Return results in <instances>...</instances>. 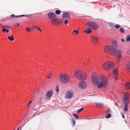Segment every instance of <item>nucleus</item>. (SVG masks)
<instances>
[{
  "instance_id": "obj_1",
  "label": "nucleus",
  "mask_w": 130,
  "mask_h": 130,
  "mask_svg": "<svg viewBox=\"0 0 130 130\" xmlns=\"http://www.w3.org/2000/svg\"><path fill=\"white\" fill-rule=\"evenodd\" d=\"M47 16L52 24L56 25L60 23V21L56 18V15L54 13L52 12H49L48 13Z\"/></svg>"
},
{
  "instance_id": "obj_2",
  "label": "nucleus",
  "mask_w": 130,
  "mask_h": 130,
  "mask_svg": "<svg viewBox=\"0 0 130 130\" xmlns=\"http://www.w3.org/2000/svg\"><path fill=\"white\" fill-rule=\"evenodd\" d=\"M100 82L98 85V88L106 87L107 85L108 80L107 77L104 75H101L100 77Z\"/></svg>"
},
{
  "instance_id": "obj_3",
  "label": "nucleus",
  "mask_w": 130,
  "mask_h": 130,
  "mask_svg": "<svg viewBox=\"0 0 130 130\" xmlns=\"http://www.w3.org/2000/svg\"><path fill=\"white\" fill-rule=\"evenodd\" d=\"M74 75L77 78L80 80H85L87 77L86 73L80 70L76 71Z\"/></svg>"
},
{
  "instance_id": "obj_4",
  "label": "nucleus",
  "mask_w": 130,
  "mask_h": 130,
  "mask_svg": "<svg viewBox=\"0 0 130 130\" xmlns=\"http://www.w3.org/2000/svg\"><path fill=\"white\" fill-rule=\"evenodd\" d=\"M91 78L93 85L95 86H97L98 88L100 80L97 74L95 73H92L91 75Z\"/></svg>"
},
{
  "instance_id": "obj_5",
  "label": "nucleus",
  "mask_w": 130,
  "mask_h": 130,
  "mask_svg": "<svg viewBox=\"0 0 130 130\" xmlns=\"http://www.w3.org/2000/svg\"><path fill=\"white\" fill-rule=\"evenodd\" d=\"M105 52L111 55H114L116 53V50L113 46L108 45L106 46L104 48Z\"/></svg>"
},
{
  "instance_id": "obj_6",
  "label": "nucleus",
  "mask_w": 130,
  "mask_h": 130,
  "mask_svg": "<svg viewBox=\"0 0 130 130\" xmlns=\"http://www.w3.org/2000/svg\"><path fill=\"white\" fill-rule=\"evenodd\" d=\"M129 94L127 92H125L123 95L124 102L125 103L124 110L127 112L128 111V105L129 103Z\"/></svg>"
},
{
  "instance_id": "obj_7",
  "label": "nucleus",
  "mask_w": 130,
  "mask_h": 130,
  "mask_svg": "<svg viewBox=\"0 0 130 130\" xmlns=\"http://www.w3.org/2000/svg\"><path fill=\"white\" fill-rule=\"evenodd\" d=\"M59 78L61 82L63 84L67 83L70 80V78L69 76L65 74H60Z\"/></svg>"
},
{
  "instance_id": "obj_8",
  "label": "nucleus",
  "mask_w": 130,
  "mask_h": 130,
  "mask_svg": "<svg viewBox=\"0 0 130 130\" xmlns=\"http://www.w3.org/2000/svg\"><path fill=\"white\" fill-rule=\"evenodd\" d=\"M114 63L112 62L108 61L104 63L103 67V69L106 70H108L113 67Z\"/></svg>"
},
{
  "instance_id": "obj_9",
  "label": "nucleus",
  "mask_w": 130,
  "mask_h": 130,
  "mask_svg": "<svg viewBox=\"0 0 130 130\" xmlns=\"http://www.w3.org/2000/svg\"><path fill=\"white\" fill-rule=\"evenodd\" d=\"M87 24L89 27L93 29H97L99 27V26L98 24L93 22H87Z\"/></svg>"
},
{
  "instance_id": "obj_10",
  "label": "nucleus",
  "mask_w": 130,
  "mask_h": 130,
  "mask_svg": "<svg viewBox=\"0 0 130 130\" xmlns=\"http://www.w3.org/2000/svg\"><path fill=\"white\" fill-rule=\"evenodd\" d=\"M113 73L114 77L115 80L116 82L118 79V68H116L114 69Z\"/></svg>"
},
{
  "instance_id": "obj_11",
  "label": "nucleus",
  "mask_w": 130,
  "mask_h": 130,
  "mask_svg": "<svg viewBox=\"0 0 130 130\" xmlns=\"http://www.w3.org/2000/svg\"><path fill=\"white\" fill-rule=\"evenodd\" d=\"M73 92L72 90H69L67 92L65 96L67 99H69L72 98L73 96Z\"/></svg>"
},
{
  "instance_id": "obj_12",
  "label": "nucleus",
  "mask_w": 130,
  "mask_h": 130,
  "mask_svg": "<svg viewBox=\"0 0 130 130\" xmlns=\"http://www.w3.org/2000/svg\"><path fill=\"white\" fill-rule=\"evenodd\" d=\"M87 86L86 82L83 81L81 82L79 84V87L82 89H84Z\"/></svg>"
},
{
  "instance_id": "obj_13",
  "label": "nucleus",
  "mask_w": 130,
  "mask_h": 130,
  "mask_svg": "<svg viewBox=\"0 0 130 130\" xmlns=\"http://www.w3.org/2000/svg\"><path fill=\"white\" fill-rule=\"evenodd\" d=\"M53 94V91L52 90L48 91L46 95V97L47 99H49L50 98Z\"/></svg>"
},
{
  "instance_id": "obj_14",
  "label": "nucleus",
  "mask_w": 130,
  "mask_h": 130,
  "mask_svg": "<svg viewBox=\"0 0 130 130\" xmlns=\"http://www.w3.org/2000/svg\"><path fill=\"white\" fill-rule=\"evenodd\" d=\"M91 40L92 43L95 44L98 42L99 39L96 36H93L91 38Z\"/></svg>"
},
{
  "instance_id": "obj_15",
  "label": "nucleus",
  "mask_w": 130,
  "mask_h": 130,
  "mask_svg": "<svg viewBox=\"0 0 130 130\" xmlns=\"http://www.w3.org/2000/svg\"><path fill=\"white\" fill-rule=\"evenodd\" d=\"M31 15V14H28L27 15H17V16H15V14H12V15H10V17L12 18H18V17H23L24 16H30Z\"/></svg>"
},
{
  "instance_id": "obj_16",
  "label": "nucleus",
  "mask_w": 130,
  "mask_h": 130,
  "mask_svg": "<svg viewBox=\"0 0 130 130\" xmlns=\"http://www.w3.org/2000/svg\"><path fill=\"white\" fill-rule=\"evenodd\" d=\"M70 17V15L69 12H64L63 14L62 18L63 19L66 18H69Z\"/></svg>"
},
{
  "instance_id": "obj_17",
  "label": "nucleus",
  "mask_w": 130,
  "mask_h": 130,
  "mask_svg": "<svg viewBox=\"0 0 130 130\" xmlns=\"http://www.w3.org/2000/svg\"><path fill=\"white\" fill-rule=\"evenodd\" d=\"M117 54V57L120 58L121 57L122 55V53L121 51L120 50H117L116 51V53Z\"/></svg>"
},
{
  "instance_id": "obj_18",
  "label": "nucleus",
  "mask_w": 130,
  "mask_h": 130,
  "mask_svg": "<svg viewBox=\"0 0 130 130\" xmlns=\"http://www.w3.org/2000/svg\"><path fill=\"white\" fill-rule=\"evenodd\" d=\"M125 88L127 90H128L130 89V82H127L125 84Z\"/></svg>"
},
{
  "instance_id": "obj_19",
  "label": "nucleus",
  "mask_w": 130,
  "mask_h": 130,
  "mask_svg": "<svg viewBox=\"0 0 130 130\" xmlns=\"http://www.w3.org/2000/svg\"><path fill=\"white\" fill-rule=\"evenodd\" d=\"M92 30L91 28H88L86 29V30H85L84 32L85 33H86L87 34H88L92 32Z\"/></svg>"
},
{
  "instance_id": "obj_20",
  "label": "nucleus",
  "mask_w": 130,
  "mask_h": 130,
  "mask_svg": "<svg viewBox=\"0 0 130 130\" xmlns=\"http://www.w3.org/2000/svg\"><path fill=\"white\" fill-rule=\"evenodd\" d=\"M95 104L96 106L99 108H102L103 106V104L101 103H96Z\"/></svg>"
},
{
  "instance_id": "obj_21",
  "label": "nucleus",
  "mask_w": 130,
  "mask_h": 130,
  "mask_svg": "<svg viewBox=\"0 0 130 130\" xmlns=\"http://www.w3.org/2000/svg\"><path fill=\"white\" fill-rule=\"evenodd\" d=\"M126 70L128 71H130V61L128 64L126 66Z\"/></svg>"
},
{
  "instance_id": "obj_22",
  "label": "nucleus",
  "mask_w": 130,
  "mask_h": 130,
  "mask_svg": "<svg viewBox=\"0 0 130 130\" xmlns=\"http://www.w3.org/2000/svg\"><path fill=\"white\" fill-rule=\"evenodd\" d=\"M113 45L114 46V47H116L117 46V41L115 40H114L112 42Z\"/></svg>"
},
{
  "instance_id": "obj_23",
  "label": "nucleus",
  "mask_w": 130,
  "mask_h": 130,
  "mask_svg": "<svg viewBox=\"0 0 130 130\" xmlns=\"http://www.w3.org/2000/svg\"><path fill=\"white\" fill-rule=\"evenodd\" d=\"M8 38L11 41H12L14 39L12 35H11L10 36H8Z\"/></svg>"
},
{
  "instance_id": "obj_24",
  "label": "nucleus",
  "mask_w": 130,
  "mask_h": 130,
  "mask_svg": "<svg viewBox=\"0 0 130 130\" xmlns=\"http://www.w3.org/2000/svg\"><path fill=\"white\" fill-rule=\"evenodd\" d=\"M79 32L78 31L76 30H74L73 32H72V34L74 35H76L79 33Z\"/></svg>"
},
{
  "instance_id": "obj_25",
  "label": "nucleus",
  "mask_w": 130,
  "mask_h": 130,
  "mask_svg": "<svg viewBox=\"0 0 130 130\" xmlns=\"http://www.w3.org/2000/svg\"><path fill=\"white\" fill-rule=\"evenodd\" d=\"M2 31L4 32H6L8 33L9 32V30L5 28H3L2 29Z\"/></svg>"
},
{
  "instance_id": "obj_26",
  "label": "nucleus",
  "mask_w": 130,
  "mask_h": 130,
  "mask_svg": "<svg viewBox=\"0 0 130 130\" xmlns=\"http://www.w3.org/2000/svg\"><path fill=\"white\" fill-rule=\"evenodd\" d=\"M126 41V42L130 41V35H128L127 36Z\"/></svg>"
},
{
  "instance_id": "obj_27",
  "label": "nucleus",
  "mask_w": 130,
  "mask_h": 130,
  "mask_svg": "<svg viewBox=\"0 0 130 130\" xmlns=\"http://www.w3.org/2000/svg\"><path fill=\"white\" fill-rule=\"evenodd\" d=\"M71 122L73 123V126H74L75 125V120L73 118L71 119Z\"/></svg>"
},
{
  "instance_id": "obj_28",
  "label": "nucleus",
  "mask_w": 130,
  "mask_h": 130,
  "mask_svg": "<svg viewBox=\"0 0 130 130\" xmlns=\"http://www.w3.org/2000/svg\"><path fill=\"white\" fill-rule=\"evenodd\" d=\"M61 13L60 11L58 10H57L55 11V13L59 15Z\"/></svg>"
},
{
  "instance_id": "obj_29",
  "label": "nucleus",
  "mask_w": 130,
  "mask_h": 130,
  "mask_svg": "<svg viewBox=\"0 0 130 130\" xmlns=\"http://www.w3.org/2000/svg\"><path fill=\"white\" fill-rule=\"evenodd\" d=\"M120 31L122 33H124V28H121L120 29Z\"/></svg>"
},
{
  "instance_id": "obj_30",
  "label": "nucleus",
  "mask_w": 130,
  "mask_h": 130,
  "mask_svg": "<svg viewBox=\"0 0 130 130\" xmlns=\"http://www.w3.org/2000/svg\"><path fill=\"white\" fill-rule=\"evenodd\" d=\"M84 109V108L83 107L82 108H81L78 110L77 112V113H79L81 112Z\"/></svg>"
},
{
  "instance_id": "obj_31",
  "label": "nucleus",
  "mask_w": 130,
  "mask_h": 130,
  "mask_svg": "<svg viewBox=\"0 0 130 130\" xmlns=\"http://www.w3.org/2000/svg\"><path fill=\"white\" fill-rule=\"evenodd\" d=\"M73 115L75 117L76 119H78L79 118V117L75 113H73Z\"/></svg>"
},
{
  "instance_id": "obj_32",
  "label": "nucleus",
  "mask_w": 130,
  "mask_h": 130,
  "mask_svg": "<svg viewBox=\"0 0 130 130\" xmlns=\"http://www.w3.org/2000/svg\"><path fill=\"white\" fill-rule=\"evenodd\" d=\"M109 24L111 27H113L114 26V24L110 22Z\"/></svg>"
},
{
  "instance_id": "obj_33",
  "label": "nucleus",
  "mask_w": 130,
  "mask_h": 130,
  "mask_svg": "<svg viewBox=\"0 0 130 130\" xmlns=\"http://www.w3.org/2000/svg\"><path fill=\"white\" fill-rule=\"evenodd\" d=\"M121 26L119 24H117L115 25V27L117 29L119 28H120Z\"/></svg>"
},
{
  "instance_id": "obj_34",
  "label": "nucleus",
  "mask_w": 130,
  "mask_h": 130,
  "mask_svg": "<svg viewBox=\"0 0 130 130\" xmlns=\"http://www.w3.org/2000/svg\"><path fill=\"white\" fill-rule=\"evenodd\" d=\"M111 116V114L110 113H108V115L106 116V118L107 119H108L110 118Z\"/></svg>"
},
{
  "instance_id": "obj_35",
  "label": "nucleus",
  "mask_w": 130,
  "mask_h": 130,
  "mask_svg": "<svg viewBox=\"0 0 130 130\" xmlns=\"http://www.w3.org/2000/svg\"><path fill=\"white\" fill-rule=\"evenodd\" d=\"M56 90L57 93H58L59 91V88L58 86H56Z\"/></svg>"
},
{
  "instance_id": "obj_36",
  "label": "nucleus",
  "mask_w": 130,
  "mask_h": 130,
  "mask_svg": "<svg viewBox=\"0 0 130 130\" xmlns=\"http://www.w3.org/2000/svg\"><path fill=\"white\" fill-rule=\"evenodd\" d=\"M51 75L52 74L51 73L49 74L47 76V77L48 78H50L51 76Z\"/></svg>"
},
{
  "instance_id": "obj_37",
  "label": "nucleus",
  "mask_w": 130,
  "mask_h": 130,
  "mask_svg": "<svg viewBox=\"0 0 130 130\" xmlns=\"http://www.w3.org/2000/svg\"><path fill=\"white\" fill-rule=\"evenodd\" d=\"M64 22L65 25H67L68 23V20L67 19H66L64 20Z\"/></svg>"
},
{
  "instance_id": "obj_38",
  "label": "nucleus",
  "mask_w": 130,
  "mask_h": 130,
  "mask_svg": "<svg viewBox=\"0 0 130 130\" xmlns=\"http://www.w3.org/2000/svg\"><path fill=\"white\" fill-rule=\"evenodd\" d=\"M34 28H37V29L38 30H40V32H41V29L40 28H38V27L37 26H35L34 27Z\"/></svg>"
},
{
  "instance_id": "obj_39",
  "label": "nucleus",
  "mask_w": 130,
  "mask_h": 130,
  "mask_svg": "<svg viewBox=\"0 0 130 130\" xmlns=\"http://www.w3.org/2000/svg\"><path fill=\"white\" fill-rule=\"evenodd\" d=\"M110 110L109 109H108L106 111V114L109 113L110 112Z\"/></svg>"
},
{
  "instance_id": "obj_40",
  "label": "nucleus",
  "mask_w": 130,
  "mask_h": 130,
  "mask_svg": "<svg viewBox=\"0 0 130 130\" xmlns=\"http://www.w3.org/2000/svg\"><path fill=\"white\" fill-rule=\"evenodd\" d=\"M42 101V98H40V99L38 101V103H41Z\"/></svg>"
},
{
  "instance_id": "obj_41",
  "label": "nucleus",
  "mask_w": 130,
  "mask_h": 130,
  "mask_svg": "<svg viewBox=\"0 0 130 130\" xmlns=\"http://www.w3.org/2000/svg\"><path fill=\"white\" fill-rule=\"evenodd\" d=\"M26 29L27 31H29L30 30V29L29 27L26 28Z\"/></svg>"
},
{
  "instance_id": "obj_42",
  "label": "nucleus",
  "mask_w": 130,
  "mask_h": 130,
  "mask_svg": "<svg viewBox=\"0 0 130 130\" xmlns=\"http://www.w3.org/2000/svg\"><path fill=\"white\" fill-rule=\"evenodd\" d=\"M32 103V101H30L29 102L28 104L27 105V107H28L29 105L31 103Z\"/></svg>"
},
{
  "instance_id": "obj_43",
  "label": "nucleus",
  "mask_w": 130,
  "mask_h": 130,
  "mask_svg": "<svg viewBox=\"0 0 130 130\" xmlns=\"http://www.w3.org/2000/svg\"><path fill=\"white\" fill-rule=\"evenodd\" d=\"M122 117L123 118L125 119V116L124 114H122Z\"/></svg>"
},
{
  "instance_id": "obj_44",
  "label": "nucleus",
  "mask_w": 130,
  "mask_h": 130,
  "mask_svg": "<svg viewBox=\"0 0 130 130\" xmlns=\"http://www.w3.org/2000/svg\"><path fill=\"white\" fill-rule=\"evenodd\" d=\"M121 41L122 42H124V39H121Z\"/></svg>"
},
{
  "instance_id": "obj_45",
  "label": "nucleus",
  "mask_w": 130,
  "mask_h": 130,
  "mask_svg": "<svg viewBox=\"0 0 130 130\" xmlns=\"http://www.w3.org/2000/svg\"><path fill=\"white\" fill-rule=\"evenodd\" d=\"M20 25L19 24V23H17V27H18Z\"/></svg>"
},
{
  "instance_id": "obj_46",
  "label": "nucleus",
  "mask_w": 130,
  "mask_h": 130,
  "mask_svg": "<svg viewBox=\"0 0 130 130\" xmlns=\"http://www.w3.org/2000/svg\"><path fill=\"white\" fill-rule=\"evenodd\" d=\"M28 113V112H27V113H26V115H25V117H24V118H25V117L26 116L27 114Z\"/></svg>"
},
{
  "instance_id": "obj_47",
  "label": "nucleus",
  "mask_w": 130,
  "mask_h": 130,
  "mask_svg": "<svg viewBox=\"0 0 130 130\" xmlns=\"http://www.w3.org/2000/svg\"><path fill=\"white\" fill-rule=\"evenodd\" d=\"M20 127H19L18 128V129H17V130H19V129H20Z\"/></svg>"
},
{
  "instance_id": "obj_48",
  "label": "nucleus",
  "mask_w": 130,
  "mask_h": 130,
  "mask_svg": "<svg viewBox=\"0 0 130 130\" xmlns=\"http://www.w3.org/2000/svg\"><path fill=\"white\" fill-rule=\"evenodd\" d=\"M86 63H88L87 62L86 63H84V64H86Z\"/></svg>"
},
{
  "instance_id": "obj_49",
  "label": "nucleus",
  "mask_w": 130,
  "mask_h": 130,
  "mask_svg": "<svg viewBox=\"0 0 130 130\" xmlns=\"http://www.w3.org/2000/svg\"><path fill=\"white\" fill-rule=\"evenodd\" d=\"M117 105V103H116L115 104V105Z\"/></svg>"
},
{
  "instance_id": "obj_50",
  "label": "nucleus",
  "mask_w": 130,
  "mask_h": 130,
  "mask_svg": "<svg viewBox=\"0 0 130 130\" xmlns=\"http://www.w3.org/2000/svg\"><path fill=\"white\" fill-rule=\"evenodd\" d=\"M6 27H9V26H6Z\"/></svg>"
},
{
  "instance_id": "obj_51",
  "label": "nucleus",
  "mask_w": 130,
  "mask_h": 130,
  "mask_svg": "<svg viewBox=\"0 0 130 130\" xmlns=\"http://www.w3.org/2000/svg\"><path fill=\"white\" fill-rule=\"evenodd\" d=\"M34 110H36V109H34Z\"/></svg>"
},
{
  "instance_id": "obj_52",
  "label": "nucleus",
  "mask_w": 130,
  "mask_h": 130,
  "mask_svg": "<svg viewBox=\"0 0 130 130\" xmlns=\"http://www.w3.org/2000/svg\"><path fill=\"white\" fill-rule=\"evenodd\" d=\"M88 60H87L86 61L87 62V61H88Z\"/></svg>"
},
{
  "instance_id": "obj_53",
  "label": "nucleus",
  "mask_w": 130,
  "mask_h": 130,
  "mask_svg": "<svg viewBox=\"0 0 130 130\" xmlns=\"http://www.w3.org/2000/svg\"><path fill=\"white\" fill-rule=\"evenodd\" d=\"M1 25V24H0V26Z\"/></svg>"
}]
</instances>
